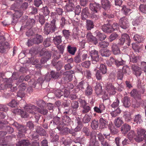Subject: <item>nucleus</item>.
<instances>
[{"label":"nucleus","instance_id":"52","mask_svg":"<svg viewBox=\"0 0 146 146\" xmlns=\"http://www.w3.org/2000/svg\"><path fill=\"white\" fill-rule=\"evenodd\" d=\"M108 127L112 134H115L117 133H116L117 132L116 129L112 123L109 124Z\"/></svg>","mask_w":146,"mask_h":146},{"label":"nucleus","instance_id":"11","mask_svg":"<svg viewBox=\"0 0 146 146\" xmlns=\"http://www.w3.org/2000/svg\"><path fill=\"white\" fill-rule=\"evenodd\" d=\"M87 41L90 42H91L94 44H96L98 43L97 39L93 36L91 33H88L86 35Z\"/></svg>","mask_w":146,"mask_h":146},{"label":"nucleus","instance_id":"40","mask_svg":"<svg viewBox=\"0 0 146 146\" xmlns=\"http://www.w3.org/2000/svg\"><path fill=\"white\" fill-rule=\"evenodd\" d=\"M76 48L75 47H72L71 45H68L67 47V50L70 54H74L76 51Z\"/></svg>","mask_w":146,"mask_h":146},{"label":"nucleus","instance_id":"50","mask_svg":"<svg viewBox=\"0 0 146 146\" xmlns=\"http://www.w3.org/2000/svg\"><path fill=\"white\" fill-rule=\"evenodd\" d=\"M100 126L102 128L106 127L108 123V120H106L100 119Z\"/></svg>","mask_w":146,"mask_h":146},{"label":"nucleus","instance_id":"22","mask_svg":"<svg viewBox=\"0 0 146 146\" xmlns=\"http://www.w3.org/2000/svg\"><path fill=\"white\" fill-rule=\"evenodd\" d=\"M88 84L84 81H82L80 82L79 84L76 86V89H78V90H82L85 88L88 85Z\"/></svg>","mask_w":146,"mask_h":146},{"label":"nucleus","instance_id":"44","mask_svg":"<svg viewBox=\"0 0 146 146\" xmlns=\"http://www.w3.org/2000/svg\"><path fill=\"white\" fill-rule=\"evenodd\" d=\"M95 89L96 94L97 95L100 94L102 91V87L100 84H96L95 87Z\"/></svg>","mask_w":146,"mask_h":146},{"label":"nucleus","instance_id":"15","mask_svg":"<svg viewBox=\"0 0 146 146\" xmlns=\"http://www.w3.org/2000/svg\"><path fill=\"white\" fill-rule=\"evenodd\" d=\"M61 125H68L71 122V119L67 115H64L62 116Z\"/></svg>","mask_w":146,"mask_h":146},{"label":"nucleus","instance_id":"54","mask_svg":"<svg viewBox=\"0 0 146 146\" xmlns=\"http://www.w3.org/2000/svg\"><path fill=\"white\" fill-rule=\"evenodd\" d=\"M119 103V100L117 99H116L113 102V103L111 105V106L112 108L115 109V108H118Z\"/></svg>","mask_w":146,"mask_h":146},{"label":"nucleus","instance_id":"3","mask_svg":"<svg viewBox=\"0 0 146 146\" xmlns=\"http://www.w3.org/2000/svg\"><path fill=\"white\" fill-rule=\"evenodd\" d=\"M56 27L55 25V20L52 19L50 22V23H46L44 25V30L47 34H48L50 33L54 32Z\"/></svg>","mask_w":146,"mask_h":146},{"label":"nucleus","instance_id":"2","mask_svg":"<svg viewBox=\"0 0 146 146\" xmlns=\"http://www.w3.org/2000/svg\"><path fill=\"white\" fill-rule=\"evenodd\" d=\"M82 131L85 133L87 136H89L90 134V146H94L96 143V135L94 132H91L90 134L89 130L86 127H84L82 129Z\"/></svg>","mask_w":146,"mask_h":146},{"label":"nucleus","instance_id":"48","mask_svg":"<svg viewBox=\"0 0 146 146\" xmlns=\"http://www.w3.org/2000/svg\"><path fill=\"white\" fill-rule=\"evenodd\" d=\"M99 125L98 121L97 120H94L92 121L91 123V127L94 129L98 128Z\"/></svg>","mask_w":146,"mask_h":146},{"label":"nucleus","instance_id":"57","mask_svg":"<svg viewBox=\"0 0 146 146\" xmlns=\"http://www.w3.org/2000/svg\"><path fill=\"white\" fill-rule=\"evenodd\" d=\"M51 44L50 39V38H47L45 39L43 42V45L45 47H48Z\"/></svg>","mask_w":146,"mask_h":146},{"label":"nucleus","instance_id":"34","mask_svg":"<svg viewBox=\"0 0 146 146\" xmlns=\"http://www.w3.org/2000/svg\"><path fill=\"white\" fill-rule=\"evenodd\" d=\"M133 38L135 41L139 43L143 42L144 39L142 36L138 34L135 35Z\"/></svg>","mask_w":146,"mask_h":146},{"label":"nucleus","instance_id":"63","mask_svg":"<svg viewBox=\"0 0 146 146\" xmlns=\"http://www.w3.org/2000/svg\"><path fill=\"white\" fill-rule=\"evenodd\" d=\"M100 70L103 74H105L107 71V69L105 65L102 64H100Z\"/></svg>","mask_w":146,"mask_h":146},{"label":"nucleus","instance_id":"9","mask_svg":"<svg viewBox=\"0 0 146 146\" xmlns=\"http://www.w3.org/2000/svg\"><path fill=\"white\" fill-rule=\"evenodd\" d=\"M143 90L141 93L140 91H137L136 89L133 90L130 92L131 96L136 100H140L141 98V94L144 93Z\"/></svg>","mask_w":146,"mask_h":146},{"label":"nucleus","instance_id":"20","mask_svg":"<svg viewBox=\"0 0 146 146\" xmlns=\"http://www.w3.org/2000/svg\"><path fill=\"white\" fill-rule=\"evenodd\" d=\"M111 26L109 24L104 25L102 27V31L104 32L110 33L112 31Z\"/></svg>","mask_w":146,"mask_h":146},{"label":"nucleus","instance_id":"43","mask_svg":"<svg viewBox=\"0 0 146 146\" xmlns=\"http://www.w3.org/2000/svg\"><path fill=\"white\" fill-rule=\"evenodd\" d=\"M41 12L44 16L48 15L50 13L48 8L46 6L42 7L41 9Z\"/></svg>","mask_w":146,"mask_h":146},{"label":"nucleus","instance_id":"26","mask_svg":"<svg viewBox=\"0 0 146 146\" xmlns=\"http://www.w3.org/2000/svg\"><path fill=\"white\" fill-rule=\"evenodd\" d=\"M112 51L115 55H117L120 53V51L117 45L115 44H113L111 46Z\"/></svg>","mask_w":146,"mask_h":146},{"label":"nucleus","instance_id":"33","mask_svg":"<svg viewBox=\"0 0 146 146\" xmlns=\"http://www.w3.org/2000/svg\"><path fill=\"white\" fill-rule=\"evenodd\" d=\"M29 144V142L27 140H23L19 141L16 144V146H28Z\"/></svg>","mask_w":146,"mask_h":146},{"label":"nucleus","instance_id":"17","mask_svg":"<svg viewBox=\"0 0 146 146\" xmlns=\"http://www.w3.org/2000/svg\"><path fill=\"white\" fill-rule=\"evenodd\" d=\"M64 125H61V124L60 123L58 126L57 128L59 131H61L63 133V135H66L69 133V129L67 127H64L63 128Z\"/></svg>","mask_w":146,"mask_h":146},{"label":"nucleus","instance_id":"21","mask_svg":"<svg viewBox=\"0 0 146 146\" xmlns=\"http://www.w3.org/2000/svg\"><path fill=\"white\" fill-rule=\"evenodd\" d=\"M94 35L96 36L97 38L100 41L104 40L106 38V36L105 35L98 31H96L94 33Z\"/></svg>","mask_w":146,"mask_h":146},{"label":"nucleus","instance_id":"46","mask_svg":"<svg viewBox=\"0 0 146 146\" xmlns=\"http://www.w3.org/2000/svg\"><path fill=\"white\" fill-rule=\"evenodd\" d=\"M121 111L119 108H117L116 110L111 112V114L112 117H115L121 113Z\"/></svg>","mask_w":146,"mask_h":146},{"label":"nucleus","instance_id":"12","mask_svg":"<svg viewBox=\"0 0 146 146\" xmlns=\"http://www.w3.org/2000/svg\"><path fill=\"white\" fill-rule=\"evenodd\" d=\"M107 91L110 94H114L116 92V88L111 83L108 84L106 87Z\"/></svg>","mask_w":146,"mask_h":146},{"label":"nucleus","instance_id":"8","mask_svg":"<svg viewBox=\"0 0 146 146\" xmlns=\"http://www.w3.org/2000/svg\"><path fill=\"white\" fill-rule=\"evenodd\" d=\"M12 125L15 127L20 132L18 136L20 137H23L24 136V135L21 133V132L24 133H26V131L25 129L24 126L19 125L16 122H14V123L12 124Z\"/></svg>","mask_w":146,"mask_h":146},{"label":"nucleus","instance_id":"32","mask_svg":"<svg viewBox=\"0 0 146 146\" xmlns=\"http://www.w3.org/2000/svg\"><path fill=\"white\" fill-rule=\"evenodd\" d=\"M36 131L37 133L40 135L44 136L46 134L45 131L42 128L39 126L36 127Z\"/></svg>","mask_w":146,"mask_h":146},{"label":"nucleus","instance_id":"41","mask_svg":"<svg viewBox=\"0 0 146 146\" xmlns=\"http://www.w3.org/2000/svg\"><path fill=\"white\" fill-rule=\"evenodd\" d=\"M93 22L91 20H87L86 21V27L87 30H90L94 28Z\"/></svg>","mask_w":146,"mask_h":146},{"label":"nucleus","instance_id":"14","mask_svg":"<svg viewBox=\"0 0 146 146\" xmlns=\"http://www.w3.org/2000/svg\"><path fill=\"white\" fill-rule=\"evenodd\" d=\"M132 69L133 71V74L137 76H139L141 74V68L138 66L135 65H132Z\"/></svg>","mask_w":146,"mask_h":146},{"label":"nucleus","instance_id":"27","mask_svg":"<svg viewBox=\"0 0 146 146\" xmlns=\"http://www.w3.org/2000/svg\"><path fill=\"white\" fill-rule=\"evenodd\" d=\"M122 102L123 105L125 107H129L130 105V99L127 96H125L123 98Z\"/></svg>","mask_w":146,"mask_h":146},{"label":"nucleus","instance_id":"55","mask_svg":"<svg viewBox=\"0 0 146 146\" xmlns=\"http://www.w3.org/2000/svg\"><path fill=\"white\" fill-rule=\"evenodd\" d=\"M91 109V107L87 105L82 108V112L83 113H88L90 110Z\"/></svg>","mask_w":146,"mask_h":146},{"label":"nucleus","instance_id":"64","mask_svg":"<svg viewBox=\"0 0 146 146\" xmlns=\"http://www.w3.org/2000/svg\"><path fill=\"white\" fill-rule=\"evenodd\" d=\"M23 14V12L21 10H17L15 11L13 15L17 18H19L21 17Z\"/></svg>","mask_w":146,"mask_h":146},{"label":"nucleus","instance_id":"61","mask_svg":"<svg viewBox=\"0 0 146 146\" xmlns=\"http://www.w3.org/2000/svg\"><path fill=\"white\" fill-rule=\"evenodd\" d=\"M18 104L17 102L15 100H13L8 104V105L12 108H15L17 106Z\"/></svg>","mask_w":146,"mask_h":146},{"label":"nucleus","instance_id":"49","mask_svg":"<svg viewBox=\"0 0 146 146\" xmlns=\"http://www.w3.org/2000/svg\"><path fill=\"white\" fill-rule=\"evenodd\" d=\"M122 11L123 13L126 15H128L129 13H130L131 12V9L125 6H123Z\"/></svg>","mask_w":146,"mask_h":146},{"label":"nucleus","instance_id":"62","mask_svg":"<svg viewBox=\"0 0 146 146\" xmlns=\"http://www.w3.org/2000/svg\"><path fill=\"white\" fill-rule=\"evenodd\" d=\"M145 132V130L142 128L138 129L137 131V134L139 136H143Z\"/></svg>","mask_w":146,"mask_h":146},{"label":"nucleus","instance_id":"51","mask_svg":"<svg viewBox=\"0 0 146 146\" xmlns=\"http://www.w3.org/2000/svg\"><path fill=\"white\" fill-rule=\"evenodd\" d=\"M102 74L103 73L100 70L97 71L95 74V76L96 78L98 80H102Z\"/></svg>","mask_w":146,"mask_h":146},{"label":"nucleus","instance_id":"60","mask_svg":"<svg viewBox=\"0 0 146 146\" xmlns=\"http://www.w3.org/2000/svg\"><path fill=\"white\" fill-rule=\"evenodd\" d=\"M62 32L64 36L65 37V38L67 39L68 38L70 35L69 30L64 29L62 30Z\"/></svg>","mask_w":146,"mask_h":146},{"label":"nucleus","instance_id":"4","mask_svg":"<svg viewBox=\"0 0 146 146\" xmlns=\"http://www.w3.org/2000/svg\"><path fill=\"white\" fill-rule=\"evenodd\" d=\"M15 73H13L12 74V78H9L7 81V84H5L6 86H7L10 88L12 92H14L17 89L16 86L12 87V83H11L13 80H16L17 78V77Z\"/></svg>","mask_w":146,"mask_h":146},{"label":"nucleus","instance_id":"31","mask_svg":"<svg viewBox=\"0 0 146 146\" xmlns=\"http://www.w3.org/2000/svg\"><path fill=\"white\" fill-rule=\"evenodd\" d=\"M29 84L30 86L28 87L27 89V91L29 92H33V89L32 87L35 88V82L33 80H31V81L29 83Z\"/></svg>","mask_w":146,"mask_h":146},{"label":"nucleus","instance_id":"47","mask_svg":"<svg viewBox=\"0 0 146 146\" xmlns=\"http://www.w3.org/2000/svg\"><path fill=\"white\" fill-rule=\"evenodd\" d=\"M122 72L124 74H129L130 73V69L128 66H124L122 68Z\"/></svg>","mask_w":146,"mask_h":146},{"label":"nucleus","instance_id":"59","mask_svg":"<svg viewBox=\"0 0 146 146\" xmlns=\"http://www.w3.org/2000/svg\"><path fill=\"white\" fill-rule=\"evenodd\" d=\"M118 37V35L115 33H112L110 36L109 40L110 42H112Z\"/></svg>","mask_w":146,"mask_h":146},{"label":"nucleus","instance_id":"29","mask_svg":"<svg viewBox=\"0 0 146 146\" xmlns=\"http://www.w3.org/2000/svg\"><path fill=\"white\" fill-rule=\"evenodd\" d=\"M53 41L55 45H59L62 42V36H56L54 37Z\"/></svg>","mask_w":146,"mask_h":146},{"label":"nucleus","instance_id":"18","mask_svg":"<svg viewBox=\"0 0 146 146\" xmlns=\"http://www.w3.org/2000/svg\"><path fill=\"white\" fill-rule=\"evenodd\" d=\"M133 121L137 124H140L143 122L141 115L140 114L135 115L133 117Z\"/></svg>","mask_w":146,"mask_h":146},{"label":"nucleus","instance_id":"39","mask_svg":"<svg viewBox=\"0 0 146 146\" xmlns=\"http://www.w3.org/2000/svg\"><path fill=\"white\" fill-rule=\"evenodd\" d=\"M74 7V3L72 2H69V3L67 4L66 6V9L68 12L72 11Z\"/></svg>","mask_w":146,"mask_h":146},{"label":"nucleus","instance_id":"36","mask_svg":"<svg viewBox=\"0 0 146 146\" xmlns=\"http://www.w3.org/2000/svg\"><path fill=\"white\" fill-rule=\"evenodd\" d=\"M92 118V116L91 114L87 113L84 117L82 121L84 123H88L90 121Z\"/></svg>","mask_w":146,"mask_h":146},{"label":"nucleus","instance_id":"16","mask_svg":"<svg viewBox=\"0 0 146 146\" xmlns=\"http://www.w3.org/2000/svg\"><path fill=\"white\" fill-rule=\"evenodd\" d=\"M43 38L40 35H37L36 37L33 39V42L34 44H38L42 42Z\"/></svg>","mask_w":146,"mask_h":146},{"label":"nucleus","instance_id":"13","mask_svg":"<svg viewBox=\"0 0 146 146\" xmlns=\"http://www.w3.org/2000/svg\"><path fill=\"white\" fill-rule=\"evenodd\" d=\"M101 4L102 7L105 10H108L110 9L111 3L108 0H101Z\"/></svg>","mask_w":146,"mask_h":146},{"label":"nucleus","instance_id":"25","mask_svg":"<svg viewBox=\"0 0 146 146\" xmlns=\"http://www.w3.org/2000/svg\"><path fill=\"white\" fill-rule=\"evenodd\" d=\"M86 87L85 91V94L89 97L92 94L93 92V89L91 86L88 84Z\"/></svg>","mask_w":146,"mask_h":146},{"label":"nucleus","instance_id":"23","mask_svg":"<svg viewBox=\"0 0 146 146\" xmlns=\"http://www.w3.org/2000/svg\"><path fill=\"white\" fill-rule=\"evenodd\" d=\"M143 19L142 16L137 17L133 21L132 24L133 26L136 27L140 24Z\"/></svg>","mask_w":146,"mask_h":146},{"label":"nucleus","instance_id":"6","mask_svg":"<svg viewBox=\"0 0 146 146\" xmlns=\"http://www.w3.org/2000/svg\"><path fill=\"white\" fill-rule=\"evenodd\" d=\"M90 54L92 59V62L93 64H95L98 62L99 60V56L98 54V51L94 49L91 50L89 49Z\"/></svg>","mask_w":146,"mask_h":146},{"label":"nucleus","instance_id":"5","mask_svg":"<svg viewBox=\"0 0 146 146\" xmlns=\"http://www.w3.org/2000/svg\"><path fill=\"white\" fill-rule=\"evenodd\" d=\"M121 27L124 29L128 28L129 26V24L127 17H123L120 19L119 22Z\"/></svg>","mask_w":146,"mask_h":146},{"label":"nucleus","instance_id":"24","mask_svg":"<svg viewBox=\"0 0 146 146\" xmlns=\"http://www.w3.org/2000/svg\"><path fill=\"white\" fill-rule=\"evenodd\" d=\"M125 37L127 38H129V35L127 33H124L121 35V37L119 39L118 45L121 46L123 45L125 42L124 39L123 38L124 37Z\"/></svg>","mask_w":146,"mask_h":146},{"label":"nucleus","instance_id":"56","mask_svg":"<svg viewBox=\"0 0 146 146\" xmlns=\"http://www.w3.org/2000/svg\"><path fill=\"white\" fill-rule=\"evenodd\" d=\"M139 11L142 13L146 14V4H141L139 7Z\"/></svg>","mask_w":146,"mask_h":146},{"label":"nucleus","instance_id":"38","mask_svg":"<svg viewBox=\"0 0 146 146\" xmlns=\"http://www.w3.org/2000/svg\"><path fill=\"white\" fill-rule=\"evenodd\" d=\"M88 10V8H85L82 10L81 16L83 19H85L89 15Z\"/></svg>","mask_w":146,"mask_h":146},{"label":"nucleus","instance_id":"28","mask_svg":"<svg viewBox=\"0 0 146 146\" xmlns=\"http://www.w3.org/2000/svg\"><path fill=\"white\" fill-rule=\"evenodd\" d=\"M71 107L74 110V111L72 110V113L74 115L76 114V111L79 107L78 103V102H73L71 104Z\"/></svg>","mask_w":146,"mask_h":146},{"label":"nucleus","instance_id":"19","mask_svg":"<svg viewBox=\"0 0 146 146\" xmlns=\"http://www.w3.org/2000/svg\"><path fill=\"white\" fill-rule=\"evenodd\" d=\"M131 129V126L127 124L123 125L121 127V131L122 133L126 134Z\"/></svg>","mask_w":146,"mask_h":146},{"label":"nucleus","instance_id":"35","mask_svg":"<svg viewBox=\"0 0 146 146\" xmlns=\"http://www.w3.org/2000/svg\"><path fill=\"white\" fill-rule=\"evenodd\" d=\"M60 118L58 116H56L54 117L52 121H51L50 123H53V125H59L61 123L62 124V122H60Z\"/></svg>","mask_w":146,"mask_h":146},{"label":"nucleus","instance_id":"58","mask_svg":"<svg viewBox=\"0 0 146 146\" xmlns=\"http://www.w3.org/2000/svg\"><path fill=\"white\" fill-rule=\"evenodd\" d=\"M109 45V43L107 41L102 42L99 43V46L102 48L107 47Z\"/></svg>","mask_w":146,"mask_h":146},{"label":"nucleus","instance_id":"30","mask_svg":"<svg viewBox=\"0 0 146 146\" xmlns=\"http://www.w3.org/2000/svg\"><path fill=\"white\" fill-rule=\"evenodd\" d=\"M131 114L129 112H126L124 113L123 117L125 121L127 122H130L132 120Z\"/></svg>","mask_w":146,"mask_h":146},{"label":"nucleus","instance_id":"1","mask_svg":"<svg viewBox=\"0 0 146 146\" xmlns=\"http://www.w3.org/2000/svg\"><path fill=\"white\" fill-rule=\"evenodd\" d=\"M25 112L21 109H17L16 112H18L21 114V116L24 118H27L29 116V114L35 115L37 112L43 115H46L48 113V110L44 108L41 109L36 107L31 104H27L24 108Z\"/></svg>","mask_w":146,"mask_h":146},{"label":"nucleus","instance_id":"53","mask_svg":"<svg viewBox=\"0 0 146 146\" xmlns=\"http://www.w3.org/2000/svg\"><path fill=\"white\" fill-rule=\"evenodd\" d=\"M50 75L52 78L56 79L58 78L60 76V74L58 72L52 71L51 72Z\"/></svg>","mask_w":146,"mask_h":146},{"label":"nucleus","instance_id":"7","mask_svg":"<svg viewBox=\"0 0 146 146\" xmlns=\"http://www.w3.org/2000/svg\"><path fill=\"white\" fill-rule=\"evenodd\" d=\"M89 7L90 9L94 13H98L101 9L100 5L96 2L90 3Z\"/></svg>","mask_w":146,"mask_h":146},{"label":"nucleus","instance_id":"45","mask_svg":"<svg viewBox=\"0 0 146 146\" xmlns=\"http://www.w3.org/2000/svg\"><path fill=\"white\" fill-rule=\"evenodd\" d=\"M123 123V121L120 117H118L114 121L115 125L117 127H120Z\"/></svg>","mask_w":146,"mask_h":146},{"label":"nucleus","instance_id":"42","mask_svg":"<svg viewBox=\"0 0 146 146\" xmlns=\"http://www.w3.org/2000/svg\"><path fill=\"white\" fill-rule=\"evenodd\" d=\"M66 74V76L62 78V80H64L65 83L67 82L71 81L73 78V75L71 74Z\"/></svg>","mask_w":146,"mask_h":146},{"label":"nucleus","instance_id":"37","mask_svg":"<svg viewBox=\"0 0 146 146\" xmlns=\"http://www.w3.org/2000/svg\"><path fill=\"white\" fill-rule=\"evenodd\" d=\"M101 54L102 56L108 57L111 54V51L108 49L102 50L100 51Z\"/></svg>","mask_w":146,"mask_h":146},{"label":"nucleus","instance_id":"10","mask_svg":"<svg viewBox=\"0 0 146 146\" xmlns=\"http://www.w3.org/2000/svg\"><path fill=\"white\" fill-rule=\"evenodd\" d=\"M19 90L18 92L17 96L18 97L22 98L25 95L24 91L26 88V84L24 83H22L19 86Z\"/></svg>","mask_w":146,"mask_h":146}]
</instances>
